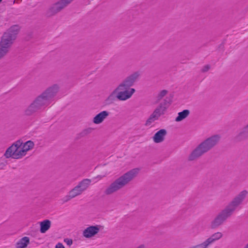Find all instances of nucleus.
Listing matches in <instances>:
<instances>
[{
  "label": "nucleus",
  "instance_id": "1",
  "mask_svg": "<svg viewBox=\"0 0 248 248\" xmlns=\"http://www.w3.org/2000/svg\"><path fill=\"white\" fill-rule=\"evenodd\" d=\"M248 194V191L244 190L237 195L215 217L210 223L211 229H215L221 225L230 217L237 208L243 202Z\"/></svg>",
  "mask_w": 248,
  "mask_h": 248
},
{
  "label": "nucleus",
  "instance_id": "2",
  "mask_svg": "<svg viewBox=\"0 0 248 248\" xmlns=\"http://www.w3.org/2000/svg\"><path fill=\"white\" fill-rule=\"evenodd\" d=\"M140 72L136 71L126 77L114 89L121 98L122 101L130 99L135 93L134 88H130L139 79L140 77Z\"/></svg>",
  "mask_w": 248,
  "mask_h": 248
},
{
  "label": "nucleus",
  "instance_id": "3",
  "mask_svg": "<svg viewBox=\"0 0 248 248\" xmlns=\"http://www.w3.org/2000/svg\"><path fill=\"white\" fill-rule=\"evenodd\" d=\"M221 136L218 134L212 135L201 142L189 154V161H194L207 153L219 142Z\"/></svg>",
  "mask_w": 248,
  "mask_h": 248
},
{
  "label": "nucleus",
  "instance_id": "4",
  "mask_svg": "<svg viewBox=\"0 0 248 248\" xmlns=\"http://www.w3.org/2000/svg\"><path fill=\"white\" fill-rule=\"evenodd\" d=\"M139 171L138 169H134L121 175L107 187L105 194L110 195L120 190L135 178Z\"/></svg>",
  "mask_w": 248,
  "mask_h": 248
},
{
  "label": "nucleus",
  "instance_id": "5",
  "mask_svg": "<svg viewBox=\"0 0 248 248\" xmlns=\"http://www.w3.org/2000/svg\"><path fill=\"white\" fill-rule=\"evenodd\" d=\"M59 90V85L53 84L35 97L33 100L44 110L52 103Z\"/></svg>",
  "mask_w": 248,
  "mask_h": 248
},
{
  "label": "nucleus",
  "instance_id": "6",
  "mask_svg": "<svg viewBox=\"0 0 248 248\" xmlns=\"http://www.w3.org/2000/svg\"><path fill=\"white\" fill-rule=\"evenodd\" d=\"M91 180L89 179H85L80 181L78 184L71 189L68 194L63 198L64 202H67L72 199L81 195L89 187Z\"/></svg>",
  "mask_w": 248,
  "mask_h": 248
},
{
  "label": "nucleus",
  "instance_id": "7",
  "mask_svg": "<svg viewBox=\"0 0 248 248\" xmlns=\"http://www.w3.org/2000/svg\"><path fill=\"white\" fill-rule=\"evenodd\" d=\"M19 28L17 25L12 26L2 35L0 41V45L11 48L16 38Z\"/></svg>",
  "mask_w": 248,
  "mask_h": 248
},
{
  "label": "nucleus",
  "instance_id": "8",
  "mask_svg": "<svg viewBox=\"0 0 248 248\" xmlns=\"http://www.w3.org/2000/svg\"><path fill=\"white\" fill-rule=\"evenodd\" d=\"M4 156L6 158H12L18 159L25 156L22 148V141L17 140L15 142L5 151Z\"/></svg>",
  "mask_w": 248,
  "mask_h": 248
},
{
  "label": "nucleus",
  "instance_id": "9",
  "mask_svg": "<svg viewBox=\"0 0 248 248\" xmlns=\"http://www.w3.org/2000/svg\"><path fill=\"white\" fill-rule=\"evenodd\" d=\"M70 4L67 0H59L52 4L48 9L47 14L49 16L56 15Z\"/></svg>",
  "mask_w": 248,
  "mask_h": 248
},
{
  "label": "nucleus",
  "instance_id": "10",
  "mask_svg": "<svg viewBox=\"0 0 248 248\" xmlns=\"http://www.w3.org/2000/svg\"><path fill=\"white\" fill-rule=\"evenodd\" d=\"M44 110L33 100L24 110V114L28 116H32L35 113Z\"/></svg>",
  "mask_w": 248,
  "mask_h": 248
},
{
  "label": "nucleus",
  "instance_id": "11",
  "mask_svg": "<svg viewBox=\"0 0 248 248\" xmlns=\"http://www.w3.org/2000/svg\"><path fill=\"white\" fill-rule=\"evenodd\" d=\"M102 227L100 225L90 226L83 231V236L86 238H90L97 234Z\"/></svg>",
  "mask_w": 248,
  "mask_h": 248
},
{
  "label": "nucleus",
  "instance_id": "12",
  "mask_svg": "<svg viewBox=\"0 0 248 248\" xmlns=\"http://www.w3.org/2000/svg\"><path fill=\"white\" fill-rule=\"evenodd\" d=\"M168 105L166 100H164L155 108L152 114L158 119L159 117L165 114Z\"/></svg>",
  "mask_w": 248,
  "mask_h": 248
},
{
  "label": "nucleus",
  "instance_id": "13",
  "mask_svg": "<svg viewBox=\"0 0 248 248\" xmlns=\"http://www.w3.org/2000/svg\"><path fill=\"white\" fill-rule=\"evenodd\" d=\"M223 237V233L221 232H217L212 234L210 237L207 238L202 243L206 248H208L211 244L218 241Z\"/></svg>",
  "mask_w": 248,
  "mask_h": 248
},
{
  "label": "nucleus",
  "instance_id": "14",
  "mask_svg": "<svg viewBox=\"0 0 248 248\" xmlns=\"http://www.w3.org/2000/svg\"><path fill=\"white\" fill-rule=\"evenodd\" d=\"M109 114L107 110L101 111L93 117V122L95 124H99L108 117Z\"/></svg>",
  "mask_w": 248,
  "mask_h": 248
},
{
  "label": "nucleus",
  "instance_id": "15",
  "mask_svg": "<svg viewBox=\"0 0 248 248\" xmlns=\"http://www.w3.org/2000/svg\"><path fill=\"white\" fill-rule=\"evenodd\" d=\"M167 134V130L165 129H161L155 133L153 137V140L155 143L162 142L165 140Z\"/></svg>",
  "mask_w": 248,
  "mask_h": 248
},
{
  "label": "nucleus",
  "instance_id": "16",
  "mask_svg": "<svg viewBox=\"0 0 248 248\" xmlns=\"http://www.w3.org/2000/svg\"><path fill=\"white\" fill-rule=\"evenodd\" d=\"M235 139L239 141L248 139V123L239 130Z\"/></svg>",
  "mask_w": 248,
  "mask_h": 248
},
{
  "label": "nucleus",
  "instance_id": "17",
  "mask_svg": "<svg viewBox=\"0 0 248 248\" xmlns=\"http://www.w3.org/2000/svg\"><path fill=\"white\" fill-rule=\"evenodd\" d=\"M117 100L122 101L121 98L114 89L105 99V103L106 105H111L114 103Z\"/></svg>",
  "mask_w": 248,
  "mask_h": 248
},
{
  "label": "nucleus",
  "instance_id": "18",
  "mask_svg": "<svg viewBox=\"0 0 248 248\" xmlns=\"http://www.w3.org/2000/svg\"><path fill=\"white\" fill-rule=\"evenodd\" d=\"M189 114L190 111L188 109H184L178 113V115L175 118V121L177 122H181L186 118Z\"/></svg>",
  "mask_w": 248,
  "mask_h": 248
},
{
  "label": "nucleus",
  "instance_id": "19",
  "mask_svg": "<svg viewBox=\"0 0 248 248\" xmlns=\"http://www.w3.org/2000/svg\"><path fill=\"white\" fill-rule=\"evenodd\" d=\"M40 232L42 233H45L49 229L51 226V221L49 220L46 219L40 223Z\"/></svg>",
  "mask_w": 248,
  "mask_h": 248
},
{
  "label": "nucleus",
  "instance_id": "20",
  "mask_svg": "<svg viewBox=\"0 0 248 248\" xmlns=\"http://www.w3.org/2000/svg\"><path fill=\"white\" fill-rule=\"evenodd\" d=\"M30 243V238L25 236L20 239L16 243V248H26Z\"/></svg>",
  "mask_w": 248,
  "mask_h": 248
},
{
  "label": "nucleus",
  "instance_id": "21",
  "mask_svg": "<svg viewBox=\"0 0 248 248\" xmlns=\"http://www.w3.org/2000/svg\"><path fill=\"white\" fill-rule=\"evenodd\" d=\"M34 145V143L31 140L27 141L24 143L22 142V148L25 155L28 151L33 148Z\"/></svg>",
  "mask_w": 248,
  "mask_h": 248
},
{
  "label": "nucleus",
  "instance_id": "22",
  "mask_svg": "<svg viewBox=\"0 0 248 248\" xmlns=\"http://www.w3.org/2000/svg\"><path fill=\"white\" fill-rule=\"evenodd\" d=\"M168 91L166 90H163L159 92L155 97V103L159 102L168 93Z\"/></svg>",
  "mask_w": 248,
  "mask_h": 248
},
{
  "label": "nucleus",
  "instance_id": "23",
  "mask_svg": "<svg viewBox=\"0 0 248 248\" xmlns=\"http://www.w3.org/2000/svg\"><path fill=\"white\" fill-rule=\"evenodd\" d=\"M10 48L0 45V60L4 58L5 56L9 52Z\"/></svg>",
  "mask_w": 248,
  "mask_h": 248
},
{
  "label": "nucleus",
  "instance_id": "24",
  "mask_svg": "<svg viewBox=\"0 0 248 248\" xmlns=\"http://www.w3.org/2000/svg\"><path fill=\"white\" fill-rule=\"evenodd\" d=\"M157 120H158V119L152 113L151 115L149 116V117L148 118V119L146 120L145 123V125L146 126H149L152 124L153 123H154L155 121Z\"/></svg>",
  "mask_w": 248,
  "mask_h": 248
},
{
  "label": "nucleus",
  "instance_id": "25",
  "mask_svg": "<svg viewBox=\"0 0 248 248\" xmlns=\"http://www.w3.org/2000/svg\"><path fill=\"white\" fill-rule=\"evenodd\" d=\"M188 248H206L203 243L190 247Z\"/></svg>",
  "mask_w": 248,
  "mask_h": 248
},
{
  "label": "nucleus",
  "instance_id": "26",
  "mask_svg": "<svg viewBox=\"0 0 248 248\" xmlns=\"http://www.w3.org/2000/svg\"><path fill=\"white\" fill-rule=\"evenodd\" d=\"M210 69V66L209 65H205L202 68V72H207Z\"/></svg>",
  "mask_w": 248,
  "mask_h": 248
},
{
  "label": "nucleus",
  "instance_id": "27",
  "mask_svg": "<svg viewBox=\"0 0 248 248\" xmlns=\"http://www.w3.org/2000/svg\"><path fill=\"white\" fill-rule=\"evenodd\" d=\"M7 164L6 161H4L3 162H0V170L4 169V167Z\"/></svg>",
  "mask_w": 248,
  "mask_h": 248
},
{
  "label": "nucleus",
  "instance_id": "28",
  "mask_svg": "<svg viewBox=\"0 0 248 248\" xmlns=\"http://www.w3.org/2000/svg\"><path fill=\"white\" fill-rule=\"evenodd\" d=\"M64 241L69 246L71 245L73 243L72 240L70 239H65Z\"/></svg>",
  "mask_w": 248,
  "mask_h": 248
},
{
  "label": "nucleus",
  "instance_id": "29",
  "mask_svg": "<svg viewBox=\"0 0 248 248\" xmlns=\"http://www.w3.org/2000/svg\"><path fill=\"white\" fill-rule=\"evenodd\" d=\"M55 248H64V247L62 243H59L56 245Z\"/></svg>",
  "mask_w": 248,
  "mask_h": 248
},
{
  "label": "nucleus",
  "instance_id": "30",
  "mask_svg": "<svg viewBox=\"0 0 248 248\" xmlns=\"http://www.w3.org/2000/svg\"><path fill=\"white\" fill-rule=\"evenodd\" d=\"M103 176L101 175H98L96 177L94 178V179H97L98 180H100L102 179Z\"/></svg>",
  "mask_w": 248,
  "mask_h": 248
},
{
  "label": "nucleus",
  "instance_id": "31",
  "mask_svg": "<svg viewBox=\"0 0 248 248\" xmlns=\"http://www.w3.org/2000/svg\"><path fill=\"white\" fill-rule=\"evenodd\" d=\"M136 248H145V246L144 244H141L138 246L137 247H136Z\"/></svg>",
  "mask_w": 248,
  "mask_h": 248
},
{
  "label": "nucleus",
  "instance_id": "32",
  "mask_svg": "<svg viewBox=\"0 0 248 248\" xmlns=\"http://www.w3.org/2000/svg\"><path fill=\"white\" fill-rule=\"evenodd\" d=\"M244 248H248V243L245 246Z\"/></svg>",
  "mask_w": 248,
  "mask_h": 248
},
{
  "label": "nucleus",
  "instance_id": "33",
  "mask_svg": "<svg viewBox=\"0 0 248 248\" xmlns=\"http://www.w3.org/2000/svg\"><path fill=\"white\" fill-rule=\"evenodd\" d=\"M69 1V3H71L74 0H67Z\"/></svg>",
  "mask_w": 248,
  "mask_h": 248
},
{
  "label": "nucleus",
  "instance_id": "34",
  "mask_svg": "<svg viewBox=\"0 0 248 248\" xmlns=\"http://www.w3.org/2000/svg\"><path fill=\"white\" fill-rule=\"evenodd\" d=\"M2 1V0H0V2Z\"/></svg>",
  "mask_w": 248,
  "mask_h": 248
}]
</instances>
